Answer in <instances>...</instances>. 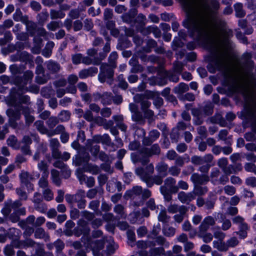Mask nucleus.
<instances>
[{
	"mask_svg": "<svg viewBox=\"0 0 256 256\" xmlns=\"http://www.w3.org/2000/svg\"><path fill=\"white\" fill-rule=\"evenodd\" d=\"M160 136V132L156 130H152L148 132V136L144 137L142 144L144 146H150L155 142Z\"/></svg>",
	"mask_w": 256,
	"mask_h": 256,
	"instance_id": "nucleus-18",
	"label": "nucleus"
},
{
	"mask_svg": "<svg viewBox=\"0 0 256 256\" xmlns=\"http://www.w3.org/2000/svg\"><path fill=\"white\" fill-rule=\"evenodd\" d=\"M8 104L14 107V108H10L6 111V114L9 118L8 123L12 128H16L18 127V124L16 121L21 118L22 114L20 112H22V108H24L25 106L18 104L16 99V96L14 94L12 95L8 101Z\"/></svg>",
	"mask_w": 256,
	"mask_h": 256,
	"instance_id": "nucleus-3",
	"label": "nucleus"
},
{
	"mask_svg": "<svg viewBox=\"0 0 256 256\" xmlns=\"http://www.w3.org/2000/svg\"><path fill=\"white\" fill-rule=\"evenodd\" d=\"M230 82L229 86L230 90L234 93H240L244 96H247L248 94V88L240 79L237 74H234L230 76Z\"/></svg>",
	"mask_w": 256,
	"mask_h": 256,
	"instance_id": "nucleus-6",
	"label": "nucleus"
},
{
	"mask_svg": "<svg viewBox=\"0 0 256 256\" xmlns=\"http://www.w3.org/2000/svg\"><path fill=\"white\" fill-rule=\"evenodd\" d=\"M188 209L185 206L182 205L180 210L178 214H175L174 216V221L178 223L182 222L184 219V216L187 212Z\"/></svg>",
	"mask_w": 256,
	"mask_h": 256,
	"instance_id": "nucleus-43",
	"label": "nucleus"
},
{
	"mask_svg": "<svg viewBox=\"0 0 256 256\" xmlns=\"http://www.w3.org/2000/svg\"><path fill=\"white\" fill-rule=\"evenodd\" d=\"M98 70L96 67H90L88 68L83 69L78 73V76L80 78L84 79L89 76H92L97 74Z\"/></svg>",
	"mask_w": 256,
	"mask_h": 256,
	"instance_id": "nucleus-26",
	"label": "nucleus"
},
{
	"mask_svg": "<svg viewBox=\"0 0 256 256\" xmlns=\"http://www.w3.org/2000/svg\"><path fill=\"white\" fill-rule=\"evenodd\" d=\"M170 218V216L167 214L164 208L160 211L158 216V220L164 224L168 222Z\"/></svg>",
	"mask_w": 256,
	"mask_h": 256,
	"instance_id": "nucleus-54",
	"label": "nucleus"
},
{
	"mask_svg": "<svg viewBox=\"0 0 256 256\" xmlns=\"http://www.w3.org/2000/svg\"><path fill=\"white\" fill-rule=\"evenodd\" d=\"M189 90L188 86L184 83L180 82L177 86H175L173 89V92L178 95H183V94Z\"/></svg>",
	"mask_w": 256,
	"mask_h": 256,
	"instance_id": "nucleus-35",
	"label": "nucleus"
},
{
	"mask_svg": "<svg viewBox=\"0 0 256 256\" xmlns=\"http://www.w3.org/2000/svg\"><path fill=\"white\" fill-rule=\"evenodd\" d=\"M115 68L109 66L106 62L102 63L100 66V71L98 79L102 83L107 82L112 85L114 81V70Z\"/></svg>",
	"mask_w": 256,
	"mask_h": 256,
	"instance_id": "nucleus-7",
	"label": "nucleus"
},
{
	"mask_svg": "<svg viewBox=\"0 0 256 256\" xmlns=\"http://www.w3.org/2000/svg\"><path fill=\"white\" fill-rule=\"evenodd\" d=\"M202 112H204V116H208L212 114L213 113V108L210 104H206L204 106L196 108Z\"/></svg>",
	"mask_w": 256,
	"mask_h": 256,
	"instance_id": "nucleus-63",
	"label": "nucleus"
},
{
	"mask_svg": "<svg viewBox=\"0 0 256 256\" xmlns=\"http://www.w3.org/2000/svg\"><path fill=\"white\" fill-rule=\"evenodd\" d=\"M228 132L226 130H222L220 131L218 134V140L224 142L228 145H231V142L229 138H228Z\"/></svg>",
	"mask_w": 256,
	"mask_h": 256,
	"instance_id": "nucleus-52",
	"label": "nucleus"
},
{
	"mask_svg": "<svg viewBox=\"0 0 256 256\" xmlns=\"http://www.w3.org/2000/svg\"><path fill=\"white\" fill-rule=\"evenodd\" d=\"M59 119L58 117L52 116L48 118L46 122V124L50 128H53L59 123Z\"/></svg>",
	"mask_w": 256,
	"mask_h": 256,
	"instance_id": "nucleus-62",
	"label": "nucleus"
},
{
	"mask_svg": "<svg viewBox=\"0 0 256 256\" xmlns=\"http://www.w3.org/2000/svg\"><path fill=\"white\" fill-rule=\"evenodd\" d=\"M160 72L163 73L164 76L167 77L170 82L176 83L179 81V74H178L173 71H162Z\"/></svg>",
	"mask_w": 256,
	"mask_h": 256,
	"instance_id": "nucleus-45",
	"label": "nucleus"
},
{
	"mask_svg": "<svg viewBox=\"0 0 256 256\" xmlns=\"http://www.w3.org/2000/svg\"><path fill=\"white\" fill-rule=\"evenodd\" d=\"M70 112L66 110H62L58 114L59 121L61 122H66L69 120L70 118Z\"/></svg>",
	"mask_w": 256,
	"mask_h": 256,
	"instance_id": "nucleus-53",
	"label": "nucleus"
},
{
	"mask_svg": "<svg viewBox=\"0 0 256 256\" xmlns=\"http://www.w3.org/2000/svg\"><path fill=\"white\" fill-rule=\"evenodd\" d=\"M216 219L210 216L205 217L198 228V230L200 232H206L210 226H214L216 224Z\"/></svg>",
	"mask_w": 256,
	"mask_h": 256,
	"instance_id": "nucleus-16",
	"label": "nucleus"
},
{
	"mask_svg": "<svg viewBox=\"0 0 256 256\" xmlns=\"http://www.w3.org/2000/svg\"><path fill=\"white\" fill-rule=\"evenodd\" d=\"M146 165L145 168L140 166L135 170L136 174L140 176L142 181V176H151L154 172V166L152 164L150 163Z\"/></svg>",
	"mask_w": 256,
	"mask_h": 256,
	"instance_id": "nucleus-15",
	"label": "nucleus"
},
{
	"mask_svg": "<svg viewBox=\"0 0 256 256\" xmlns=\"http://www.w3.org/2000/svg\"><path fill=\"white\" fill-rule=\"evenodd\" d=\"M7 144L14 149H18L20 148L18 139L13 135L9 136L7 140Z\"/></svg>",
	"mask_w": 256,
	"mask_h": 256,
	"instance_id": "nucleus-57",
	"label": "nucleus"
},
{
	"mask_svg": "<svg viewBox=\"0 0 256 256\" xmlns=\"http://www.w3.org/2000/svg\"><path fill=\"white\" fill-rule=\"evenodd\" d=\"M94 140L96 143L102 142V144L110 146L112 144L111 139L108 134L96 135L93 138ZM113 145L114 144H112Z\"/></svg>",
	"mask_w": 256,
	"mask_h": 256,
	"instance_id": "nucleus-29",
	"label": "nucleus"
},
{
	"mask_svg": "<svg viewBox=\"0 0 256 256\" xmlns=\"http://www.w3.org/2000/svg\"><path fill=\"white\" fill-rule=\"evenodd\" d=\"M235 15L237 18H242L246 16V12L243 8V4L240 2H237L234 6Z\"/></svg>",
	"mask_w": 256,
	"mask_h": 256,
	"instance_id": "nucleus-41",
	"label": "nucleus"
},
{
	"mask_svg": "<svg viewBox=\"0 0 256 256\" xmlns=\"http://www.w3.org/2000/svg\"><path fill=\"white\" fill-rule=\"evenodd\" d=\"M152 256H161L164 255L165 250L162 246L154 248L150 250Z\"/></svg>",
	"mask_w": 256,
	"mask_h": 256,
	"instance_id": "nucleus-61",
	"label": "nucleus"
},
{
	"mask_svg": "<svg viewBox=\"0 0 256 256\" xmlns=\"http://www.w3.org/2000/svg\"><path fill=\"white\" fill-rule=\"evenodd\" d=\"M160 192L163 195L164 200L169 202L172 200V194L178 192L176 180L172 177H168L164 180V185L160 187Z\"/></svg>",
	"mask_w": 256,
	"mask_h": 256,
	"instance_id": "nucleus-4",
	"label": "nucleus"
},
{
	"mask_svg": "<svg viewBox=\"0 0 256 256\" xmlns=\"http://www.w3.org/2000/svg\"><path fill=\"white\" fill-rule=\"evenodd\" d=\"M85 192L80 190L78 191V197L75 202L77 203L78 208L80 209H84L86 206V201L85 200Z\"/></svg>",
	"mask_w": 256,
	"mask_h": 256,
	"instance_id": "nucleus-27",
	"label": "nucleus"
},
{
	"mask_svg": "<svg viewBox=\"0 0 256 256\" xmlns=\"http://www.w3.org/2000/svg\"><path fill=\"white\" fill-rule=\"evenodd\" d=\"M232 36V32L230 30L222 29L218 37L222 45L226 48H228L230 44L229 38Z\"/></svg>",
	"mask_w": 256,
	"mask_h": 256,
	"instance_id": "nucleus-12",
	"label": "nucleus"
},
{
	"mask_svg": "<svg viewBox=\"0 0 256 256\" xmlns=\"http://www.w3.org/2000/svg\"><path fill=\"white\" fill-rule=\"evenodd\" d=\"M12 18L16 22H22L24 23L28 18V17L26 15L23 16L20 9L17 8L13 14Z\"/></svg>",
	"mask_w": 256,
	"mask_h": 256,
	"instance_id": "nucleus-38",
	"label": "nucleus"
},
{
	"mask_svg": "<svg viewBox=\"0 0 256 256\" xmlns=\"http://www.w3.org/2000/svg\"><path fill=\"white\" fill-rule=\"evenodd\" d=\"M21 243L22 244V248H34L36 246L38 248V244H40V243L36 242L30 238H26L24 240H22V242Z\"/></svg>",
	"mask_w": 256,
	"mask_h": 256,
	"instance_id": "nucleus-51",
	"label": "nucleus"
},
{
	"mask_svg": "<svg viewBox=\"0 0 256 256\" xmlns=\"http://www.w3.org/2000/svg\"><path fill=\"white\" fill-rule=\"evenodd\" d=\"M126 194L130 198H134V196H140L142 195V199L140 202H134V205L136 206H142L144 204L146 200L150 198L152 196L151 191L148 189H143L141 186H134L131 190L128 192Z\"/></svg>",
	"mask_w": 256,
	"mask_h": 256,
	"instance_id": "nucleus-8",
	"label": "nucleus"
},
{
	"mask_svg": "<svg viewBox=\"0 0 256 256\" xmlns=\"http://www.w3.org/2000/svg\"><path fill=\"white\" fill-rule=\"evenodd\" d=\"M176 230L175 228L169 226H164L162 230V234L167 237L173 236L175 234Z\"/></svg>",
	"mask_w": 256,
	"mask_h": 256,
	"instance_id": "nucleus-59",
	"label": "nucleus"
},
{
	"mask_svg": "<svg viewBox=\"0 0 256 256\" xmlns=\"http://www.w3.org/2000/svg\"><path fill=\"white\" fill-rule=\"evenodd\" d=\"M228 176L222 174L218 168H214L212 170L209 176V182L210 181L214 185H224L228 182Z\"/></svg>",
	"mask_w": 256,
	"mask_h": 256,
	"instance_id": "nucleus-10",
	"label": "nucleus"
},
{
	"mask_svg": "<svg viewBox=\"0 0 256 256\" xmlns=\"http://www.w3.org/2000/svg\"><path fill=\"white\" fill-rule=\"evenodd\" d=\"M132 118L134 121L138 122L140 124H144L145 122L142 114L140 111L132 114Z\"/></svg>",
	"mask_w": 256,
	"mask_h": 256,
	"instance_id": "nucleus-60",
	"label": "nucleus"
},
{
	"mask_svg": "<svg viewBox=\"0 0 256 256\" xmlns=\"http://www.w3.org/2000/svg\"><path fill=\"white\" fill-rule=\"evenodd\" d=\"M192 114L194 117V124L200 126L203 123L204 121V118L202 117V114L200 110L196 108H192Z\"/></svg>",
	"mask_w": 256,
	"mask_h": 256,
	"instance_id": "nucleus-32",
	"label": "nucleus"
},
{
	"mask_svg": "<svg viewBox=\"0 0 256 256\" xmlns=\"http://www.w3.org/2000/svg\"><path fill=\"white\" fill-rule=\"evenodd\" d=\"M51 176L53 182L58 186L61 184V180L60 178V173L58 171L55 169L51 170Z\"/></svg>",
	"mask_w": 256,
	"mask_h": 256,
	"instance_id": "nucleus-55",
	"label": "nucleus"
},
{
	"mask_svg": "<svg viewBox=\"0 0 256 256\" xmlns=\"http://www.w3.org/2000/svg\"><path fill=\"white\" fill-rule=\"evenodd\" d=\"M160 151L159 145L156 144L150 148L144 147L138 152L132 153L131 160L134 164L140 162L142 166H146L150 162V157L154 155H159Z\"/></svg>",
	"mask_w": 256,
	"mask_h": 256,
	"instance_id": "nucleus-2",
	"label": "nucleus"
},
{
	"mask_svg": "<svg viewBox=\"0 0 256 256\" xmlns=\"http://www.w3.org/2000/svg\"><path fill=\"white\" fill-rule=\"evenodd\" d=\"M246 116L252 124L256 125V114L254 109L248 110L246 112Z\"/></svg>",
	"mask_w": 256,
	"mask_h": 256,
	"instance_id": "nucleus-56",
	"label": "nucleus"
},
{
	"mask_svg": "<svg viewBox=\"0 0 256 256\" xmlns=\"http://www.w3.org/2000/svg\"><path fill=\"white\" fill-rule=\"evenodd\" d=\"M22 109L26 125L29 126L35 120L34 116L31 115V113L33 110L28 106H25L24 108H22Z\"/></svg>",
	"mask_w": 256,
	"mask_h": 256,
	"instance_id": "nucleus-23",
	"label": "nucleus"
},
{
	"mask_svg": "<svg viewBox=\"0 0 256 256\" xmlns=\"http://www.w3.org/2000/svg\"><path fill=\"white\" fill-rule=\"evenodd\" d=\"M50 17L52 20L62 19L66 16V14L61 10H56L55 9H51L50 12Z\"/></svg>",
	"mask_w": 256,
	"mask_h": 256,
	"instance_id": "nucleus-44",
	"label": "nucleus"
},
{
	"mask_svg": "<svg viewBox=\"0 0 256 256\" xmlns=\"http://www.w3.org/2000/svg\"><path fill=\"white\" fill-rule=\"evenodd\" d=\"M184 64L182 62L176 61L173 63L172 70L174 72L181 74L184 70Z\"/></svg>",
	"mask_w": 256,
	"mask_h": 256,
	"instance_id": "nucleus-64",
	"label": "nucleus"
},
{
	"mask_svg": "<svg viewBox=\"0 0 256 256\" xmlns=\"http://www.w3.org/2000/svg\"><path fill=\"white\" fill-rule=\"evenodd\" d=\"M210 11V13L215 15L220 8V3L218 0H210L209 1Z\"/></svg>",
	"mask_w": 256,
	"mask_h": 256,
	"instance_id": "nucleus-48",
	"label": "nucleus"
},
{
	"mask_svg": "<svg viewBox=\"0 0 256 256\" xmlns=\"http://www.w3.org/2000/svg\"><path fill=\"white\" fill-rule=\"evenodd\" d=\"M208 192L207 186H202L200 185H196L194 186V190L192 192L194 194V196H202Z\"/></svg>",
	"mask_w": 256,
	"mask_h": 256,
	"instance_id": "nucleus-46",
	"label": "nucleus"
},
{
	"mask_svg": "<svg viewBox=\"0 0 256 256\" xmlns=\"http://www.w3.org/2000/svg\"><path fill=\"white\" fill-rule=\"evenodd\" d=\"M190 180L194 186L204 184L209 182V176L206 174L194 173L190 177Z\"/></svg>",
	"mask_w": 256,
	"mask_h": 256,
	"instance_id": "nucleus-19",
	"label": "nucleus"
},
{
	"mask_svg": "<svg viewBox=\"0 0 256 256\" xmlns=\"http://www.w3.org/2000/svg\"><path fill=\"white\" fill-rule=\"evenodd\" d=\"M198 236L199 238H202L205 243H209L213 239L212 234L210 232H200V230H198Z\"/></svg>",
	"mask_w": 256,
	"mask_h": 256,
	"instance_id": "nucleus-49",
	"label": "nucleus"
},
{
	"mask_svg": "<svg viewBox=\"0 0 256 256\" xmlns=\"http://www.w3.org/2000/svg\"><path fill=\"white\" fill-rule=\"evenodd\" d=\"M48 70L52 74L58 72L60 69V66L56 62L49 60L46 62Z\"/></svg>",
	"mask_w": 256,
	"mask_h": 256,
	"instance_id": "nucleus-37",
	"label": "nucleus"
},
{
	"mask_svg": "<svg viewBox=\"0 0 256 256\" xmlns=\"http://www.w3.org/2000/svg\"><path fill=\"white\" fill-rule=\"evenodd\" d=\"M154 238V241H149V246H154L157 244L158 245L168 248L170 246V243L168 242L165 238L162 236H157Z\"/></svg>",
	"mask_w": 256,
	"mask_h": 256,
	"instance_id": "nucleus-28",
	"label": "nucleus"
},
{
	"mask_svg": "<svg viewBox=\"0 0 256 256\" xmlns=\"http://www.w3.org/2000/svg\"><path fill=\"white\" fill-rule=\"evenodd\" d=\"M225 24L223 20L218 17L212 18L206 12L200 8L188 12L182 22L190 36L197 40L204 38L209 30L222 27Z\"/></svg>",
	"mask_w": 256,
	"mask_h": 256,
	"instance_id": "nucleus-1",
	"label": "nucleus"
},
{
	"mask_svg": "<svg viewBox=\"0 0 256 256\" xmlns=\"http://www.w3.org/2000/svg\"><path fill=\"white\" fill-rule=\"evenodd\" d=\"M162 176L154 175L151 176H142V181L146 183L148 188L152 187L154 184L160 185L163 182V178Z\"/></svg>",
	"mask_w": 256,
	"mask_h": 256,
	"instance_id": "nucleus-14",
	"label": "nucleus"
},
{
	"mask_svg": "<svg viewBox=\"0 0 256 256\" xmlns=\"http://www.w3.org/2000/svg\"><path fill=\"white\" fill-rule=\"evenodd\" d=\"M178 198L183 204H188L195 199V196L192 192L186 193L184 192H180L178 194Z\"/></svg>",
	"mask_w": 256,
	"mask_h": 256,
	"instance_id": "nucleus-24",
	"label": "nucleus"
},
{
	"mask_svg": "<svg viewBox=\"0 0 256 256\" xmlns=\"http://www.w3.org/2000/svg\"><path fill=\"white\" fill-rule=\"evenodd\" d=\"M146 18L145 16L142 14H139L138 16L134 19L133 24H137L136 26V29L138 28L144 27L146 24Z\"/></svg>",
	"mask_w": 256,
	"mask_h": 256,
	"instance_id": "nucleus-40",
	"label": "nucleus"
},
{
	"mask_svg": "<svg viewBox=\"0 0 256 256\" xmlns=\"http://www.w3.org/2000/svg\"><path fill=\"white\" fill-rule=\"evenodd\" d=\"M95 101H100L103 105H109L112 104V94L110 92H104L102 94L96 92L94 94Z\"/></svg>",
	"mask_w": 256,
	"mask_h": 256,
	"instance_id": "nucleus-13",
	"label": "nucleus"
},
{
	"mask_svg": "<svg viewBox=\"0 0 256 256\" xmlns=\"http://www.w3.org/2000/svg\"><path fill=\"white\" fill-rule=\"evenodd\" d=\"M213 246L220 252H226L228 250V246L224 240H214Z\"/></svg>",
	"mask_w": 256,
	"mask_h": 256,
	"instance_id": "nucleus-47",
	"label": "nucleus"
},
{
	"mask_svg": "<svg viewBox=\"0 0 256 256\" xmlns=\"http://www.w3.org/2000/svg\"><path fill=\"white\" fill-rule=\"evenodd\" d=\"M138 14V10L136 8H131L128 12L124 14L121 18L123 22L133 24L134 19Z\"/></svg>",
	"mask_w": 256,
	"mask_h": 256,
	"instance_id": "nucleus-20",
	"label": "nucleus"
},
{
	"mask_svg": "<svg viewBox=\"0 0 256 256\" xmlns=\"http://www.w3.org/2000/svg\"><path fill=\"white\" fill-rule=\"evenodd\" d=\"M62 26V23L60 20H52L46 25L47 28L50 31H56V30L60 28Z\"/></svg>",
	"mask_w": 256,
	"mask_h": 256,
	"instance_id": "nucleus-50",
	"label": "nucleus"
},
{
	"mask_svg": "<svg viewBox=\"0 0 256 256\" xmlns=\"http://www.w3.org/2000/svg\"><path fill=\"white\" fill-rule=\"evenodd\" d=\"M216 196L212 194L210 192L208 194V198L205 201V207L207 210H212L214 208L216 202Z\"/></svg>",
	"mask_w": 256,
	"mask_h": 256,
	"instance_id": "nucleus-33",
	"label": "nucleus"
},
{
	"mask_svg": "<svg viewBox=\"0 0 256 256\" xmlns=\"http://www.w3.org/2000/svg\"><path fill=\"white\" fill-rule=\"evenodd\" d=\"M20 178L22 184L27 186L29 184L32 187V189L33 190L34 186L29 182V180L32 178V176L28 172L22 171L20 174Z\"/></svg>",
	"mask_w": 256,
	"mask_h": 256,
	"instance_id": "nucleus-34",
	"label": "nucleus"
},
{
	"mask_svg": "<svg viewBox=\"0 0 256 256\" xmlns=\"http://www.w3.org/2000/svg\"><path fill=\"white\" fill-rule=\"evenodd\" d=\"M34 77V74L32 71L28 70L26 71L22 76H17L14 79V82L16 86L19 90L18 94H20L26 92L28 91L27 84L30 83Z\"/></svg>",
	"mask_w": 256,
	"mask_h": 256,
	"instance_id": "nucleus-9",
	"label": "nucleus"
},
{
	"mask_svg": "<svg viewBox=\"0 0 256 256\" xmlns=\"http://www.w3.org/2000/svg\"><path fill=\"white\" fill-rule=\"evenodd\" d=\"M213 159L212 154H207L204 156H194L191 158V162L194 165H202L205 163H210Z\"/></svg>",
	"mask_w": 256,
	"mask_h": 256,
	"instance_id": "nucleus-17",
	"label": "nucleus"
},
{
	"mask_svg": "<svg viewBox=\"0 0 256 256\" xmlns=\"http://www.w3.org/2000/svg\"><path fill=\"white\" fill-rule=\"evenodd\" d=\"M134 98L135 102L140 104L142 111L148 109L151 106V102L145 99V95L144 94H136L134 96Z\"/></svg>",
	"mask_w": 256,
	"mask_h": 256,
	"instance_id": "nucleus-21",
	"label": "nucleus"
},
{
	"mask_svg": "<svg viewBox=\"0 0 256 256\" xmlns=\"http://www.w3.org/2000/svg\"><path fill=\"white\" fill-rule=\"evenodd\" d=\"M232 222L235 224H239L240 230H248V226L244 222V218L240 216H236L232 218Z\"/></svg>",
	"mask_w": 256,
	"mask_h": 256,
	"instance_id": "nucleus-42",
	"label": "nucleus"
},
{
	"mask_svg": "<svg viewBox=\"0 0 256 256\" xmlns=\"http://www.w3.org/2000/svg\"><path fill=\"white\" fill-rule=\"evenodd\" d=\"M118 55L116 52H112L108 57V64L116 68L117 66L116 60L118 59Z\"/></svg>",
	"mask_w": 256,
	"mask_h": 256,
	"instance_id": "nucleus-58",
	"label": "nucleus"
},
{
	"mask_svg": "<svg viewBox=\"0 0 256 256\" xmlns=\"http://www.w3.org/2000/svg\"><path fill=\"white\" fill-rule=\"evenodd\" d=\"M212 62L214 65L212 70H209L210 72H214L215 69L218 70H224L227 66V56L226 52L222 50H218L214 52L212 56Z\"/></svg>",
	"mask_w": 256,
	"mask_h": 256,
	"instance_id": "nucleus-5",
	"label": "nucleus"
},
{
	"mask_svg": "<svg viewBox=\"0 0 256 256\" xmlns=\"http://www.w3.org/2000/svg\"><path fill=\"white\" fill-rule=\"evenodd\" d=\"M78 226L84 232V236L82 238V240L83 242V239L86 238L88 241L89 240V234L90 232V228L88 226V222L82 218L80 219L78 222Z\"/></svg>",
	"mask_w": 256,
	"mask_h": 256,
	"instance_id": "nucleus-22",
	"label": "nucleus"
},
{
	"mask_svg": "<svg viewBox=\"0 0 256 256\" xmlns=\"http://www.w3.org/2000/svg\"><path fill=\"white\" fill-rule=\"evenodd\" d=\"M90 159L89 153L86 148H81L77 154L73 158V163L76 166H80L83 164H88Z\"/></svg>",
	"mask_w": 256,
	"mask_h": 256,
	"instance_id": "nucleus-11",
	"label": "nucleus"
},
{
	"mask_svg": "<svg viewBox=\"0 0 256 256\" xmlns=\"http://www.w3.org/2000/svg\"><path fill=\"white\" fill-rule=\"evenodd\" d=\"M24 24H26V30L30 36H34L38 28L36 24L32 20H29L28 18Z\"/></svg>",
	"mask_w": 256,
	"mask_h": 256,
	"instance_id": "nucleus-31",
	"label": "nucleus"
},
{
	"mask_svg": "<svg viewBox=\"0 0 256 256\" xmlns=\"http://www.w3.org/2000/svg\"><path fill=\"white\" fill-rule=\"evenodd\" d=\"M108 242L109 244L106 246V250L102 252V256H110L118 248V246L115 244L112 239L110 238Z\"/></svg>",
	"mask_w": 256,
	"mask_h": 256,
	"instance_id": "nucleus-25",
	"label": "nucleus"
},
{
	"mask_svg": "<svg viewBox=\"0 0 256 256\" xmlns=\"http://www.w3.org/2000/svg\"><path fill=\"white\" fill-rule=\"evenodd\" d=\"M238 24L240 27L244 30L245 34H250L253 32V28L250 26H248V21L246 20H240Z\"/></svg>",
	"mask_w": 256,
	"mask_h": 256,
	"instance_id": "nucleus-39",
	"label": "nucleus"
},
{
	"mask_svg": "<svg viewBox=\"0 0 256 256\" xmlns=\"http://www.w3.org/2000/svg\"><path fill=\"white\" fill-rule=\"evenodd\" d=\"M34 236L36 239H44L45 242L50 240L49 234L42 228H38L34 230Z\"/></svg>",
	"mask_w": 256,
	"mask_h": 256,
	"instance_id": "nucleus-30",
	"label": "nucleus"
},
{
	"mask_svg": "<svg viewBox=\"0 0 256 256\" xmlns=\"http://www.w3.org/2000/svg\"><path fill=\"white\" fill-rule=\"evenodd\" d=\"M156 170L158 174L162 176H166L168 175V165L164 162H158L156 167Z\"/></svg>",
	"mask_w": 256,
	"mask_h": 256,
	"instance_id": "nucleus-36",
	"label": "nucleus"
}]
</instances>
